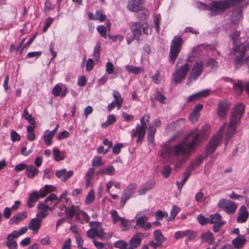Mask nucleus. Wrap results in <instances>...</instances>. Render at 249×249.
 <instances>
[{
    "label": "nucleus",
    "instance_id": "f257e3e1",
    "mask_svg": "<svg viewBox=\"0 0 249 249\" xmlns=\"http://www.w3.org/2000/svg\"><path fill=\"white\" fill-rule=\"evenodd\" d=\"M207 137L205 133L199 131L195 135L191 142L186 143L183 142L173 146H167L161 155L162 157L166 155L174 156L177 160L175 168H180L186 162V160L194 151L195 146L205 140Z\"/></svg>",
    "mask_w": 249,
    "mask_h": 249
},
{
    "label": "nucleus",
    "instance_id": "f03ea898",
    "mask_svg": "<svg viewBox=\"0 0 249 249\" xmlns=\"http://www.w3.org/2000/svg\"><path fill=\"white\" fill-rule=\"evenodd\" d=\"M244 110L245 106L242 104H239L235 106L231 116L230 121L226 132V146L228 142L231 139L233 134H235L237 124L240 122L244 113Z\"/></svg>",
    "mask_w": 249,
    "mask_h": 249
},
{
    "label": "nucleus",
    "instance_id": "7ed1b4c3",
    "mask_svg": "<svg viewBox=\"0 0 249 249\" xmlns=\"http://www.w3.org/2000/svg\"><path fill=\"white\" fill-rule=\"evenodd\" d=\"M240 33L237 31H234L230 35V37L232 41L233 45L234 46L232 50V53L231 52V54L235 55L234 62L236 69L239 68L243 64V57L245 52L247 51L248 48H249V47L244 44L236 45Z\"/></svg>",
    "mask_w": 249,
    "mask_h": 249
},
{
    "label": "nucleus",
    "instance_id": "20e7f679",
    "mask_svg": "<svg viewBox=\"0 0 249 249\" xmlns=\"http://www.w3.org/2000/svg\"><path fill=\"white\" fill-rule=\"evenodd\" d=\"M183 39L180 36H175L172 39L170 49L169 60L174 63L181 51Z\"/></svg>",
    "mask_w": 249,
    "mask_h": 249
},
{
    "label": "nucleus",
    "instance_id": "39448f33",
    "mask_svg": "<svg viewBox=\"0 0 249 249\" xmlns=\"http://www.w3.org/2000/svg\"><path fill=\"white\" fill-rule=\"evenodd\" d=\"M226 126L227 124L226 123L224 124L219 131L211 139L206 148V157H207L208 155L214 152L219 142L222 140L223 136L222 132Z\"/></svg>",
    "mask_w": 249,
    "mask_h": 249
},
{
    "label": "nucleus",
    "instance_id": "423d86ee",
    "mask_svg": "<svg viewBox=\"0 0 249 249\" xmlns=\"http://www.w3.org/2000/svg\"><path fill=\"white\" fill-rule=\"evenodd\" d=\"M204 68V63L201 60L196 62L192 68L187 81L190 85L193 80H196L201 74Z\"/></svg>",
    "mask_w": 249,
    "mask_h": 249
},
{
    "label": "nucleus",
    "instance_id": "0eeeda50",
    "mask_svg": "<svg viewBox=\"0 0 249 249\" xmlns=\"http://www.w3.org/2000/svg\"><path fill=\"white\" fill-rule=\"evenodd\" d=\"M190 69L188 63L184 64L179 68H176L173 73V80L175 84L181 82L184 80Z\"/></svg>",
    "mask_w": 249,
    "mask_h": 249
},
{
    "label": "nucleus",
    "instance_id": "6e6552de",
    "mask_svg": "<svg viewBox=\"0 0 249 249\" xmlns=\"http://www.w3.org/2000/svg\"><path fill=\"white\" fill-rule=\"evenodd\" d=\"M227 9L226 3L224 1H214L209 5L208 10L210 11V15L212 17L221 14L225 10Z\"/></svg>",
    "mask_w": 249,
    "mask_h": 249
},
{
    "label": "nucleus",
    "instance_id": "1a4fd4ad",
    "mask_svg": "<svg viewBox=\"0 0 249 249\" xmlns=\"http://www.w3.org/2000/svg\"><path fill=\"white\" fill-rule=\"evenodd\" d=\"M218 205L220 208L223 209L229 214L233 213L237 209L235 203L229 200H221L218 203Z\"/></svg>",
    "mask_w": 249,
    "mask_h": 249
},
{
    "label": "nucleus",
    "instance_id": "9d476101",
    "mask_svg": "<svg viewBox=\"0 0 249 249\" xmlns=\"http://www.w3.org/2000/svg\"><path fill=\"white\" fill-rule=\"evenodd\" d=\"M230 108L229 102L226 99L219 102L217 106V114L221 119L224 118Z\"/></svg>",
    "mask_w": 249,
    "mask_h": 249
},
{
    "label": "nucleus",
    "instance_id": "9b49d317",
    "mask_svg": "<svg viewBox=\"0 0 249 249\" xmlns=\"http://www.w3.org/2000/svg\"><path fill=\"white\" fill-rule=\"evenodd\" d=\"M148 218L145 215L138 217L136 219V223L135 228H142L144 230L146 231L151 228V223L148 222Z\"/></svg>",
    "mask_w": 249,
    "mask_h": 249
},
{
    "label": "nucleus",
    "instance_id": "f8f14e48",
    "mask_svg": "<svg viewBox=\"0 0 249 249\" xmlns=\"http://www.w3.org/2000/svg\"><path fill=\"white\" fill-rule=\"evenodd\" d=\"M143 237L144 234L142 233L139 232L135 234L129 240L127 249H134L139 247Z\"/></svg>",
    "mask_w": 249,
    "mask_h": 249
},
{
    "label": "nucleus",
    "instance_id": "ddd939ff",
    "mask_svg": "<svg viewBox=\"0 0 249 249\" xmlns=\"http://www.w3.org/2000/svg\"><path fill=\"white\" fill-rule=\"evenodd\" d=\"M146 128L137 125L135 128L132 131L131 137H135L137 136V142H141L143 140L146 133Z\"/></svg>",
    "mask_w": 249,
    "mask_h": 249
},
{
    "label": "nucleus",
    "instance_id": "4468645a",
    "mask_svg": "<svg viewBox=\"0 0 249 249\" xmlns=\"http://www.w3.org/2000/svg\"><path fill=\"white\" fill-rule=\"evenodd\" d=\"M143 0H130L127 3V7L132 12H138L142 10Z\"/></svg>",
    "mask_w": 249,
    "mask_h": 249
},
{
    "label": "nucleus",
    "instance_id": "2eb2a0df",
    "mask_svg": "<svg viewBox=\"0 0 249 249\" xmlns=\"http://www.w3.org/2000/svg\"><path fill=\"white\" fill-rule=\"evenodd\" d=\"M242 17V12L239 8H235L230 13V20L233 25L238 23Z\"/></svg>",
    "mask_w": 249,
    "mask_h": 249
},
{
    "label": "nucleus",
    "instance_id": "dca6fc26",
    "mask_svg": "<svg viewBox=\"0 0 249 249\" xmlns=\"http://www.w3.org/2000/svg\"><path fill=\"white\" fill-rule=\"evenodd\" d=\"M142 24L141 22H133L130 26V30L133 33V38L139 41L142 35Z\"/></svg>",
    "mask_w": 249,
    "mask_h": 249
},
{
    "label": "nucleus",
    "instance_id": "f3484780",
    "mask_svg": "<svg viewBox=\"0 0 249 249\" xmlns=\"http://www.w3.org/2000/svg\"><path fill=\"white\" fill-rule=\"evenodd\" d=\"M41 221L42 219L38 217L31 219L28 224V229L34 233H37L40 228Z\"/></svg>",
    "mask_w": 249,
    "mask_h": 249
},
{
    "label": "nucleus",
    "instance_id": "a211bd4d",
    "mask_svg": "<svg viewBox=\"0 0 249 249\" xmlns=\"http://www.w3.org/2000/svg\"><path fill=\"white\" fill-rule=\"evenodd\" d=\"M27 217V213L26 212H23L21 213H18L15 215L13 216L9 220V224L12 225L14 224H18L21 221L26 219Z\"/></svg>",
    "mask_w": 249,
    "mask_h": 249
},
{
    "label": "nucleus",
    "instance_id": "6ab92c4d",
    "mask_svg": "<svg viewBox=\"0 0 249 249\" xmlns=\"http://www.w3.org/2000/svg\"><path fill=\"white\" fill-rule=\"evenodd\" d=\"M248 216L249 213L247 208L245 206H242L239 210L237 221L238 223H244L247 220Z\"/></svg>",
    "mask_w": 249,
    "mask_h": 249
},
{
    "label": "nucleus",
    "instance_id": "aec40b11",
    "mask_svg": "<svg viewBox=\"0 0 249 249\" xmlns=\"http://www.w3.org/2000/svg\"><path fill=\"white\" fill-rule=\"evenodd\" d=\"M18 238L13 233H11L7 236L6 245L9 249H18V244L15 239Z\"/></svg>",
    "mask_w": 249,
    "mask_h": 249
},
{
    "label": "nucleus",
    "instance_id": "412c9836",
    "mask_svg": "<svg viewBox=\"0 0 249 249\" xmlns=\"http://www.w3.org/2000/svg\"><path fill=\"white\" fill-rule=\"evenodd\" d=\"M247 242L245 237L242 235H239L232 241V244L236 249L243 248Z\"/></svg>",
    "mask_w": 249,
    "mask_h": 249
},
{
    "label": "nucleus",
    "instance_id": "4be33fe9",
    "mask_svg": "<svg viewBox=\"0 0 249 249\" xmlns=\"http://www.w3.org/2000/svg\"><path fill=\"white\" fill-rule=\"evenodd\" d=\"M39 198V193L36 191H33L28 197L27 203L28 207L29 208L33 207Z\"/></svg>",
    "mask_w": 249,
    "mask_h": 249
},
{
    "label": "nucleus",
    "instance_id": "5701e85b",
    "mask_svg": "<svg viewBox=\"0 0 249 249\" xmlns=\"http://www.w3.org/2000/svg\"><path fill=\"white\" fill-rule=\"evenodd\" d=\"M39 170L33 165H27L25 170V174L29 178H33L37 176Z\"/></svg>",
    "mask_w": 249,
    "mask_h": 249
},
{
    "label": "nucleus",
    "instance_id": "b1692460",
    "mask_svg": "<svg viewBox=\"0 0 249 249\" xmlns=\"http://www.w3.org/2000/svg\"><path fill=\"white\" fill-rule=\"evenodd\" d=\"M46 208H47V205L44 203L41 202L38 204L37 208L39 211L36 214V216L38 218L42 219L47 216L48 212L47 211Z\"/></svg>",
    "mask_w": 249,
    "mask_h": 249
},
{
    "label": "nucleus",
    "instance_id": "393cba45",
    "mask_svg": "<svg viewBox=\"0 0 249 249\" xmlns=\"http://www.w3.org/2000/svg\"><path fill=\"white\" fill-rule=\"evenodd\" d=\"M155 185L154 180H149L146 182L145 185L139 190V194L143 195L147 191L152 189Z\"/></svg>",
    "mask_w": 249,
    "mask_h": 249
},
{
    "label": "nucleus",
    "instance_id": "a878e982",
    "mask_svg": "<svg viewBox=\"0 0 249 249\" xmlns=\"http://www.w3.org/2000/svg\"><path fill=\"white\" fill-rule=\"evenodd\" d=\"M113 96L114 98V102L116 104L117 108L120 109L123 102V99L120 93L118 91L113 90Z\"/></svg>",
    "mask_w": 249,
    "mask_h": 249
},
{
    "label": "nucleus",
    "instance_id": "bb28decb",
    "mask_svg": "<svg viewBox=\"0 0 249 249\" xmlns=\"http://www.w3.org/2000/svg\"><path fill=\"white\" fill-rule=\"evenodd\" d=\"M88 237L90 238H94L95 237L102 238L104 235V232L99 231L98 229H90L87 232Z\"/></svg>",
    "mask_w": 249,
    "mask_h": 249
},
{
    "label": "nucleus",
    "instance_id": "cd10ccee",
    "mask_svg": "<svg viewBox=\"0 0 249 249\" xmlns=\"http://www.w3.org/2000/svg\"><path fill=\"white\" fill-rule=\"evenodd\" d=\"M67 92V89H65L62 91V87L59 85L55 86L52 90V93L55 96H60L61 97H64L66 96Z\"/></svg>",
    "mask_w": 249,
    "mask_h": 249
},
{
    "label": "nucleus",
    "instance_id": "c85d7f7f",
    "mask_svg": "<svg viewBox=\"0 0 249 249\" xmlns=\"http://www.w3.org/2000/svg\"><path fill=\"white\" fill-rule=\"evenodd\" d=\"M115 168L111 165H108L105 168L98 170L96 174L97 175H112L115 172Z\"/></svg>",
    "mask_w": 249,
    "mask_h": 249
},
{
    "label": "nucleus",
    "instance_id": "c756f323",
    "mask_svg": "<svg viewBox=\"0 0 249 249\" xmlns=\"http://www.w3.org/2000/svg\"><path fill=\"white\" fill-rule=\"evenodd\" d=\"M64 208H65V214L68 218L71 219L76 214V206L72 205L70 207L64 206Z\"/></svg>",
    "mask_w": 249,
    "mask_h": 249
},
{
    "label": "nucleus",
    "instance_id": "7c9ffc66",
    "mask_svg": "<svg viewBox=\"0 0 249 249\" xmlns=\"http://www.w3.org/2000/svg\"><path fill=\"white\" fill-rule=\"evenodd\" d=\"M200 237L202 241H205L210 244H213L214 241V237L211 232L203 233Z\"/></svg>",
    "mask_w": 249,
    "mask_h": 249
},
{
    "label": "nucleus",
    "instance_id": "2f4dec72",
    "mask_svg": "<svg viewBox=\"0 0 249 249\" xmlns=\"http://www.w3.org/2000/svg\"><path fill=\"white\" fill-rule=\"evenodd\" d=\"M209 219V223L211 224H217L224 222L222 220L221 215L218 213L210 215Z\"/></svg>",
    "mask_w": 249,
    "mask_h": 249
},
{
    "label": "nucleus",
    "instance_id": "473e14b6",
    "mask_svg": "<svg viewBox=\"0 0 249 249\" xmlns=\"http://www.w3.org/2000/svg\"><path fill=\"white\" fill-rule=\"evenodd\" d=\"M125 69L128 72L135 74L140 73L143 70V68L142 67H138L130 65H126L125 66Z\"/></svg>",
    "mask_w": 249,
    "mask_h": 249
},
{
    "label": "nucleus",
    "instance_id": "72a5a7b5",
    "mask_svg": "<svg viewBox=\"0 0 249 249\" xmlns=\"http://www.w3.org/2000/svg\"><path fill=\"white\" fill-rule=\"evenodd\" d=\"M156 132V130L154 126H149L147 134L148 142L149 144H153L154 136Z\"/></svg>",
    "mask_w": 249,
    "mask_h": 249
},
{
    "label": "nucleus",
    "instance_id": "f704fd0d",
    "mask_svg": "<svg viewBox=\"0 0 249 249\" xmlns=\"http://www.w3.org/2000/svg\"><path fill=\"white\" fill-rule=\"evenodd\" d=\"M132 196L131 193L124 190L123 195H122L120 200V206L123 208L127 200H128Z\"/></svg>",
    "mask_w": 249,
    "mask_h": 249
},
{
    "label": "nucleus",
    "instance_id": "c9c22d12",
    "mask_svg": "<svg viewBox=\"0 0 249 249\" xmlns=\"http://www.w3.org/2000/svg\"><path fill=\"white\" fill-rule=\"evenodd\" d=\"M154 234L155 239L160 244H162L164 241H166V238L163 236L160 230H157L155 231Z\"/></svg>",
    "mask_w": 249,
    "mask_h": 249
},
{
    "label": "nucleus",
    "instance_id": "e433bc0d",
    "mask_svg": "<svg viewBox=\"0 0 249 249\" xmlns=\"http://www.w3.org/2000/svg\"><path fill=\"white\" fill-rule=\"evenodd\" d=\"M54 137V135L50 132L48 130H46L44 132L43 137L45 143L49 145L52 143V140Z\"/></svg>",
    "mask_w": 249,
    "mask_h": 249
},
{
    "label": "nucleus",
    "instance_id": "4c0bfd02",
    "mask_svg": "<svg viewBox=\"0 0 249 249\" xmlns=\"http://www.w3.org/2000/svg\"><path fill=\"white\" fill-rule=\"evenodd\" d=\"M22 117L26 120L28 121L30 124L31 125H35L36 121L32 117L31 114H29L27 108H24L23 110V113Z\"/></svg>",
    "mask_w": 249,
    "mask_h": 249
},
{
    "label": "nucleus",
    "instance_id": "58836bf2",
    "mask_svg": "<svg viewBox=\"0 0 249 249\" xmlns=\"http://www.w3.org/2000/svg\"><path fill=\"white\" fill-rule=\"evenodd\" d=\"M94 173L95 169L93 168H89L87 171L85 176L87 187L90 184Z\"/></svg>",
    "mask_w": 249,
    "mask_h": 249
},
{
    "label": "nucleus",
    "instance_id": "ea45409f",
    "mask_svg": "<svg viewBox=\"0 0 249 249\" xmlns=\"http://www.w3.org/2000/svg\"><path fill=\"white\" fill-rule=\"evenodd\" d=\"M244 85L240 81L234 83L233 89L235 92L238 94H240L244 90Z\"/></svg>",
    "mask_w": 249,
    "mask_h": 249
},
{
    "label": "nucleus",
    "instance_id": "a19ab883",
    "mask_svg": "<svg viewBox=\"0 0 249 249\" xmlns=\"http://www.w3.org/2000/svg\"><path fill=\"white\" fill-rule=\"evenodd\" d=\"M204 159V157L203 156H200L196 158L194 161H193L189 166L194 170L196 166L200 165L202 163Z\"/></svg>",
    "mask_w": 249,
    "mask_h": 249
},
{
    "label": "nucleus",
    "instance_id": "79ce46f5",
    "mask_svg": "<svg viewBox=\"0 0 249 249\" xmlns=\"http://www.w3.org/2000/svg\"><path fill=\"white\" fill-rule=\"evenodd\" d=\"M53 157L56 161L62 160L65 159L64 156L61 154L59 150L57 148H54L53 150Z\"/></svg>",
    "mask_w": 249,
    "mask_h": 249
},
{
    "label": "nucleus",
    "instance_id": "37998d69",
    "mask_svg": "<svg viewBox=\"0 0 249 249\" xmlns=\"http://www.w3.org/2000/svg\"><path fill=\"white\" fill-rule=\"evenodd\" d=\"M168 216V213L167 212H163L161 210H158L155 213L156 219L157 221L161 220L164 217L166 218L167 220Z\"/></svg>",
    "mask_w": 249,
    "mask_h": 249
},
{
    "label": "nucleus",
    "instance_id": "c03bdc74",
    "mask_svg": "<svg viewBox=\"0 0 249 249\" xmlns=\"http://www.w3.org/2000/svg\"><path fill=\"white\" fill-rule=\"evenodd\" d=\"M53 187L52 186L49 185H46L43 190H41L40 191V193H39V196L40 197H45L49 192L52 191L51 188Z\"/></svg>",
    "mask_w": 249,
    "mask_h": 249
},
{
    "label": "nucleus",
    "instance_id": "a18cd8bd",
    "mask_svg": "<svg viewBox=\"0 0 249 249\" xmlns=\"http://www.w3.org/2000/svg\"><path fill=\"white\" fill-rule=\"evenodd\" d=\"M179 211V208L176 206H174L171 211L170 216H168L167 221H172L174 220Z\"/></svg>",
    "mask_w": 249,
    "mask_h": 249
},
{
    "label": "nucleus",
    "instance_id": "49530a36",
    "mask_svg": "<svg viewBox=\"0 0 249 249\" xmlns=\"http://www.w3.org/2000/svg\"><path fill=\"white\" fill-rule=\"evenodd\" d=\"M114 246L115 247L120 249H128V244L126 242L123 240H120L115 242L114 244Z\"/></svg>",
    "mask_w": 249,
    "mask_h": 249
},
{
    "label": "nucleus",
    "instance_id": "de8ad7c7",
    "mask_svg": "<svg viewBox=\"0 0 249 249\" xmlns=\"http://www.w3.org/2000/svg\"><path fill=\"white\" fill-rule=\"evenodd\" d=\"M244 0H225L224 2L226 3L227 8H229L235 5L241 3Z\"/></svg>",
    "mask_w": 249,
    "mask_h": 249
},
{
    "label": "nucleus",
    "instance_id": "09e8293b",
    "mask_svg": "<svg viewBox=\"0 0 249 249\" xmlns=\"http://www.w3.org/2000/svg\"><path fill=\"white\" fill-rule=\"evenodd\" d=\"M95 196L94 192L92 190H91L85 199V203L86 204H91L94 200Z\"/></svg>",
    "mask_w": 249,
    "mask_h": 249
},
{
    "label": "nucleus",
    "instance_id": "8fccbe9b",
    "mask_svg": "<svg viewBox=\"0 0 249 249\" xmlns=\"http://www.w3.org/2000/svg\"><path fill=\"white\" fill-rule=\"evenodd\" d=\"M172 169L169 165H165L163 167L161 171L162 175L165 178H167L171 173Z\"/></svg>",
    "mask_w": 249,
    "mask_h": 249
},
{
    "label": "nucleus",
    "instance_id": "3c124183",
    "mask_svg": "<svg viewBox=\"0 0 249 249\" xmlns=\"http://www.w3.org/2000/svg\"><path fill=\"white\" fill-rule=\"evenodd\" d=\"M97 30L100 34L101 36L104 38H107V30L106 27L104 25H99L97 27Z\"/></svg>",
    "mask_w": 249,
    "mask_h": 249
},
{
    "label": "nucleus",
    "instance_id": "603ef678",
    "mask_svg": "<svg viewBox=\"0 0 249 249\" xmlns=\"http://www.w3.org/2000/svg\"><path fill=\"white\" fill-rule=\"evenodd\" d=\"M92 19L98 20L101 21H104L106 18V16L104 15L102 11H98L95 13L94 17Z\"/></svg>",
    "mask_w": 249,
    "mask_h": 249
},
{
    "label": "nucleus",
    "instance_id": "864d4df0",
    "mask_svg": "<svg viewBox=\"0 0 249 249\" xmlns=\"http://www.w3.org/2000/svg\"><path fill=\"white\" fill-rule=\"evenodd\" d=\"M206 65L212 69H217L218 67L217 61L213 58H209L206 62Z\"/></svg>",
    "mask_w": 249,
    "mask_h": 249
},
{
    "label": "nucleus",
    "instance_id": "5fc2aeb1",
    "mask_svg": "<svg viewBox=\"0 0 249 249\" xmlns=\"http://www.w3.org/2000/svg\"><path fill=\"white\" fill-rule=\"evenodd\" d=\"M89 226L91 227V229H98L99 231L104 232L103 229L101 227V224L99 222L91 221L89 222Z\"/></svg>",
    "mask_w": 249,
    "mask_h": 249
},
{
    "label": "nucleus",
    "instance_id": "6e6d98bb",
    "mask_svg": "<svg viewBox=\"0 0 249 249\" xmlns=\"http://www.w3.org/2000/svg\"><path fill=\"white\" fill-rule=\"evenodd\" d=\"M122 231H125L129 229L128 225V221L126 219L123 218L120 219Z\"/></svg>",
    "mask_w": 249,
    "mask_h": 249
},
{
    "label": "nucleus",
    "instance_id": "4d7b16f0",
    "mask_svg": "<svg viewBox=\"0 0 249 249\" xmlns=\"http://www.w3.org/2000/svg\"><path fill=\"white\" fill-rule=\"evenodd\" d=\"M28 228L27 227H23L21 228L18 231H14L12 232L15 235V236L18 238L21 235L25 234Z\"/></svg>",
    "mask_w": 249,
    "mask_h": 249
},
{
    "label": "nucleus",
    "instance_id": "13d9d810",
    "mask_svg": "<svg viewBox=\"0 0 249 249\" xmlns=\"http://www.w3.org/2000/svg\"><path fill=\"white\" fill-rule=\"evenodd\" d=\"M184 233L185 237H187L190 240L194 239L197 235L196 232L190 230L184 231Z\"/></svg>",
    "mask_w": 249,
    "mask_h": 249
},
{
    "label": "nucleus",
    "instance_id": "bf43d9fd",
    "mask_svg": "<svg viewBox=\"0 0 249 249\" xmlns=\"http://www.w3.org/2000/svg\"><path fill=\"white\" fill-rule=\"evenodd\" d=\"M102 165L101 158L99 157H95L92 161V166L95 167H98Z\"/></svg>",
    "mask_w": 249,
    "mask_h": 249
},
{
    "label": "nucleus",
    "instance_id": "052dcab7",
    "mask_svg": "<svg viewBox=\"0 0 249 249\" xmlns=\"http://www.w3.org/2000/svg\"><path fill=\"white\" fill-rule=\"evenodd\" d=\"M101 45L100 43H97L95 45L93 51V56L94 58L98 59L100 56V51Z\"/></svg>",
    "mask_w": 249,
    "mask_h": 249
},
{
    "label": "nucleus",
    "instance_id": "680f3d73",
    "mask_svg": "<svg viewBox=\"0 0 249 249\" xmlns=\"http://www.w3.org/2000/svg\"><path fill=\"white\" fill-rule=\"evenodd\" d=\"M20 139V136L15 130L11 131V140L12 142L19 141Z\"/></svg>",
    "mask_w": 249,
    "mask_h": 249
},
{
    "label": "nucleus",
    "instance_id": "e2e57ef3",
    "mask_svg": "<svg viewBox=\"0 0 249 249\" xmlns=\"http://www.w3.org/2000/svg\"><path fill=\"white\" fill-rule=\"evenodd\" d=\"M198 222L201 225H204L209 222V218H205L202 214H199L197 217Z\"/></svg>",
    "mask_w": 249,
    "mask_h": 249
},
{
    "label": "nucleus",
    "instance_id": "0e129e2a",
    "mask_svg": "<svg viewBox=\"0 0 249 249\" xmlns=\"http://www.w3.org/2000/svg\"><path fill=\"white\" fill-rule=\"evenodd\" d=\"M114 71V66L110 62H107L106 64V71L109 74L113 73Z\"/></svg>",
    "mask_w": 249,
    "mask_h": 249
},
{
    "label": "nucleus",
    "instance_id": "69168bd1",
    "mask_svg": "<svg viewBox=\"0 0 249 249\" xmlns=\"http://www.w3.org/2000/svg\"><path fill=\"white\" fill-rule=\"evenodd\" d=\"M94 63L92 59H89L86 63V70L87 71H90L93 68Z\"/></svg>",
    "mask_w": 249,
    "mask_h": 249
},
{
    "label": "nucleus",
    "instance_id": "338daca9",
    "mask_svg": "<svg viewBox=\"0 0 249 249\" xmlns=\"http://www.w3.org/2000/svg\"><path fill=\"white\" fill-rule=\"evenodd\" d=\"M210 90L209 89L202 90L199 92L197 93V97L200 99L202 97H206L208 96L210 93Z\"/></svg>",
    "mask_w": 249,
    "mask_h": 249
},
{
    "label": "nucleus",
    "instance_id": "774afa93",
    "mask_svg": "<svg viewBox=\"0 0 249 249\" xmlns=\"http://www.w3.org/2000/svg\"><path fill=\"white\" fill-rule=\"evenodd\" d=\"M75 238L76 241V243L77 244V247L78 248H82L83 246L84 242L82 239L81 236L80 234L75 235Z\"/></svg>",
    "mask_w": 249,
    "mask_h": 249
}]
</instances>
